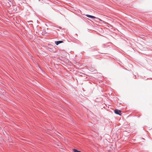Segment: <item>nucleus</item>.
<instances>
[{
    "instance_id": "nucleus-1",
    "label": "nucleus",
    "mask_w": 152,
    "mask_h": 152,
    "mask_svg": "<svg viewBox=\"0 0 152 152\" xmlns=\"http://www.w3.org/2000/svg\"><path fill=\"white\" fill-rule=\"evenodd\" d=\"M115 113L117 114L121 115V111L120 110L118 109H115Z\"/></svg>"
},
{
    "instance_id": "nucleus-2",
    "label": "nucleus",
    "mask_w": 152,
    "mask_h": 152,
    "mask_svg": "<svg viewBox=\"0 0 152 152\" xmlns=\"http://www.w3.org/2000/svg\"><path fill=\"white\" fill-rule=\"evenodd\" d=\"M63 42L62 41H56L55 42V43L56 45H58L59 44L63 43Z\"/></svg>"
},
{
    "instance_id": "nucleus-3",
    "label": "nucleus",
    "mask_w": 152,
    "mask_h": 152,
    "mask_svg": "<svg viewBox=\"0 0 152 152\" xmlns=\"http://www.w3.org/2000/svg\"><path fill=\"white\" fill-rule=\"evenodd\" d=\"M86 16H87V17H88L90 18H96L95 17H94V16L91 15H86Z\"/></svg>"
},
{
    "instance_id": "nucleus-4",
    "label": "nucleus",
    "mask_w": 152,
    "mask_h": 152,
    "mask_svg": "<svg viewBox=\"0 0 152 152\" xmlns=\"http://www.w3.org/2000/svg\"><path fill=\"white\" fill-rule=\"evenodd\" d=\"M99 20L100 21H102V20L100 19H99Z\"/></svg>"
}]
</instances>
